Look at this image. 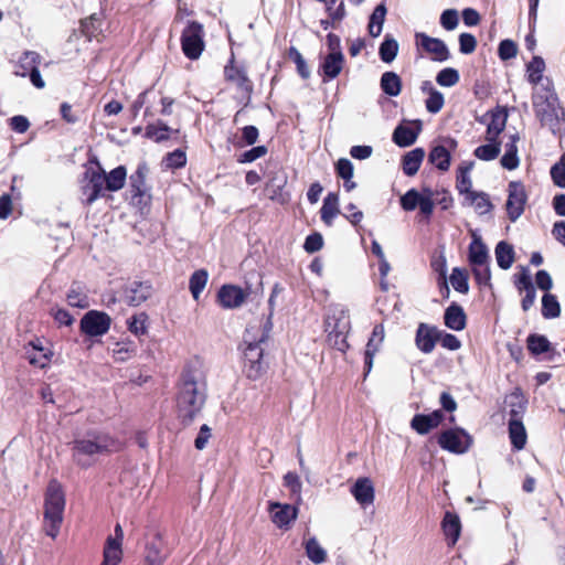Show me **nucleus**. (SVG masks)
<instances>
[{"instance_id": "nucleus-40", "label": "nucleus", "mask_w": 565, "mask_h": 565, "mask_svg": "<svg viewBox=\"0 0 565 565\" xmlns=\"http://www.w3.org/2000/svg\"><path fill=\"white\" fill-rule=\"evenodd\" d=\"M465 199L469 204L473 205L476 212L479 215L489 213L493 207L492 203L490 202L489 195L484 192H473L469 196H466Z\"/></svg>"}, {"instance_id": "nucleus-50", "label": "nucleus", "mask_w": 565, "mask_h": 565, "mask_svg": "<svg viewBox=\"0 0 565 565\" xmlns=\"http://www.w3.org/2000/svg\"><path fill=\"white\" fill-rule=\"evenodd\" d=\"M527 349L535 355L542 354L550 350V342L544 335L531 334L527 338Z\"/></svg>"}, {"instance_id": "nucleus-14", "label": "nucleus", "mask_w": 565, "mask_h": 565, "mask_svg": "<svg viewBox=\"0 0 565 565\" xmlns=\"http://www.w3.org/2000/svg\"><path fill=\"white\" fill-rule=\"evenodd\" d=\"M324 328L327 333H334V331L349 332L351 329V321L348 309L341 305L330 307L329 313L326 318Z\"/></svg>"}, {"instance_id": "nucleus-19", "label": "nucleus", "mask_w": 565, "mask_h": 565, "mask_svg": "<svg viewBox=\"0 0 565 565\" xmlns=\"http://www.w3.org/2000/svg\"><path fill=\"white\" fill-rule=\"evenodd\" d=\"M438 337L439 331L436 328L429 327L426 323H420L417 328L415 338L417 349L426 354L433 352Z\"/></svg>"}, {"instance_id": "nucleus-33", "label": "nucleus", "mask_w": 565, "mask_h": 565, "mask_svg": "<svg viewBox=\"0 0 565 565\" xmlns=\"http://www.w3.org/2000/svg\"><path fill=\"white\" fill-rule=\"evenodd\" d=\"M339 212L338 195L335 193H328L320 210L321 220L324 222V224L331 226Z\"/></svg>"}, {"instance_id": "nucleus-54", "label": "nucleus", "mask_w": 565, "mask_h": 565, "mask_svg": "<svg viewBox=\"0 0 565 565\" xmlns=\"http://www.w3.org/2000/svg\"><path fill=\"white\" fill-rule=\"evenodd\" d=\"M146 321H147L146 313H139V315L131 317L128 321L129 331L136 335L145 334L147 332Z\"/></svg>"}, {"instance_id": "nucleus-59", "label": "nucleus", "mask_w": 565, "mask_h": 565, "mask_svg": "<svg viewBox=\"0 0 565 565\" xmlns=\"http://www.w3.org/2000/svg\"><path fill=\"white\" fill-rule=\"evenodd\" d=\"M458 22V12L455 9H447L440 15V24L448 31L456 29Z\"/></svg>"}, {"instance_id": "nucleus-16", "label": "nucleus", "mask_w": 565, "mask_h": 565, "mask_svg": "<svg viewBox=\"0 0 565 565\" xmlns=\"http://www.w3.org/2000/svg\"><path fill=\"white\" fill-rule=\"evenodd\" d=\"M152 295V287L149 282L131 281L124 290L125 301L132 307L140 306Z\"/></svg>"}, {"instance_id": "nucleus-61", "label": "nucleus", "mask_w": 565, "mask_h": 565, "mask_svg": "<svg viewBox=\"0 0 565 565\" xmlns=\"http://www.w3.org/2000/svg\"><path fill=\"white\" fill-rule=\"evenodd\" d=\"M477 40L470 33H461L459 35V50L462 54H470L476 50Z\"/></svg>"}, {"instance_id": "nucleus-28", "label": "nucleus", "mask_w": 565, "mask_h": 565, "mask_svg": "<svg viewBox=\"0 0 565 565\" xmlns=\"http://www.w3.org/2000/svg\"><path fill=\"white\" fill-rule=\"evenodd\" d=\"M441 527L449 545H455L461 532L459 516L452 512L445 513Z\"/></svg>"}, {"instance_id": "nucleus-43", "label": "nucleus", "mask_w": 565, "mask_h": 565, "mask_svg": "<svg viewBox=\"0 0 565 565\" xmlns=\"http://www.w3.org/2000/svg\"><path fill=\"white\" fill-rule=\"evenodd\" d=\"M306 554L308 558L315 564H321L327 559L326 550L319 544L316 537H310L306 544Z\"/></svg>"}, {"instance_id": "nucleus-4", "label": "nucleus", "mask_w": 565, "mask_h": 565, "mask_svg": "<svg viewBox=\"0 0 565 565\" xmlns=\"http://www.w3.org/2000/svg\"><path fill=\"white\" fill-rule=\"evenodd\" d=\"M532 103L541 122L545 124L557 116L558 98L552 81H546L544 86L533 88Z\"/></svg>"}, {"instance_id": "nucleus-3", "label": "nucleus", "mask_w": 565, "mask_h": 565, "mask_svg": "<svg viewBox=\"0 0 565 565\" xmlns=\"http://www.w3.org/2000/svg\"><path fill=\"white\" fill-rule=\"evenodd\" d=\"M65 495L57 481L49 483L44 501V530L46 535L55 539L63 522Z\"/></svg>"}, {"instance_id": "nucleus-57", "label": "nucleus", "mask_w": 565, "mask_h": 565, "mask_svg": "<svg viewBox=\"0 0 565 565\" xmlns=\"http://www.w3.org/2000/svg\"><path fill=\"white\" fill-rule=\"evenodd\" d=\"M498 53L501 60H511L516 56L518 46L512 40H503L499 44Z\"/></svg>"}, {"instance_id": "nucleus-1", "label": "nucleus", "mask_w": 565, "mask_h": 565, "mask_svg": "<svg viewBox=\"0 0 565 565\" xmlns=\"http://www.w3.org/2000/svg\"><path fill=\"white\" fill-rule=\"evenodd\" d=\"M206 399V382L199 370L183 371L177 396L179 417L184 423H191L201 412Z\"/></svg>"}, {"instance_id": "nucleus-41", "label": "nucleus", "mask_w": 565, "mask_h": 565, "mask_svg": "<svg viewBox=\"0 0 565 565\" xmlns=\"http://www.w3.org/2000/svg\"><path fill=\"white\" fill-rule=\"evenodd\" d=\"M386 15V8L384 4H379L370 17L369 33L373 38H377L383 29L384 20Z\"/></svg>"}, {"instance_id": "nucleus-35", "label": "nucleus", "mask_w": 565, "mask_h": 565, "mask_svg": "<svg viewBox=\"0 0 565 565\" xmlns=\"http://www.w3.org/2000/svg\"><path fill=\"white\" fill-rule=\"evenodd\" d=\"M380 84L382 90L391 97H396L401 94L402 81L401 77L394 72L383 73Z\"/></svg>"}, {"instance_id": "nucleus-26", "label": "nucleus", "mask_w": 565, "mask_h": 565, "mask_svg": "<svg viewBox=\"0 0 565 565\" xmlns=\"http://www.w3.org/2000/svg\"><path fill=\"white\" fill-rule=\"evenodd\" d=\"M445 324L454 331H461L466 328L467 317L461 306L451 303L445 311Z\"/></svg>"}, {"instance_id": "nucleus-32", "label": "nucleus", "mask_w": 565, "mask_h": 565, "mask_svg": "<svg viewBox=\"0 0 565 565\" xmlns=\"http://www.w3.org/2000/svg\"><path fill=\"white\" fill-rule=\"evenodd\" d=\"M118 540L107 539L104 551L102 565H118L122 558V548Z\"/></svg>"}, {"instance_id": "nucleus-23", "label": "nucleus", "mask_w": 565, "mask_h": 565, "mask_svg": "<svg viewBox=\"0 0 565 565\" xmlns=\"http://www.w3.org/2000/svg\"><path fill=\"white\" fill-rule=\"evenodd\" d=\"M271 520L278 527L289 525L297 518V508L290 504L270 503Z\"/></svg>"}, {"instance_id": "nucleus-53", "label": "nucleus", "mask_w": 565, "mask_h": 565, "mask_svg": "<svg viewBox=\"0 0 565 565\" xmlns=\"http://www.w3.org/2000/svg\"><path fill=\"white\" fill-rule=\"evenodd\" d=\"M163 163L166 168L169 169L182 168L186 163L185 152L180 149H177L173 152H170L166 156Z\"/></svg>"}, {"instance_id": "nucleus-62", "label": "nucleus", "mask_w": 565, "mask_h": 565, "mask_svg": "<svg viewBox=\"0 0 565 565\" xmlns=\"http://www.w3.org/2000/svg\"><path fill=\"white\" fill-rule=\"evenodd\" d=\"M130 181L135 195H142L145 193V167H139L135 174L130 177Z\"/></svg>"}, {"instance_id": "nucleus-63", "label": "nucleus", "mask_w": 565, "mask_h": 565, "mask_svg": "<svg viewBox=\"0 0 565 565\" xmlns=\"http://www.w3.org/2000/svg\"><path fill=\"white\" fill-rule=\"evenodd\" d=\"M438 340L440 341L441 347L445 349L456 351L461 348L460 340L451 333H446V332L439 331Z\"/></svg>"}, {"instance_id": "nucleus-24", "label": "nucleus", "mask_w": 565, "mask_h": 565, "mask_svg": "<svg viewBox=\"0 0 565 565\" xmlns=\"http://www.w3.org/2000/svg\"><path fill=\"white\" fill-rule=\"evenodd\" d=\"M520 140L519 134H512L509 136V141L504 145V153L501 157L500 163L502 168L507 170H515L520 164V158L518 156V142Z\"/></svg>"}, {"instance_id": "nucleus-52", "label": "nucleus", "mask_w": 565, "mask_h": 565, "mask_svg": "<svg viewBox=\"0 0 565 565\" xmlns=\"http://www.w3.org/2000/svg\"><path fill=\"white\" fill-rule=\"evenodd\" d=\"M444 95L437 89H430L428 98L425 102L426 109L431 114H437L444 107Z\"/></svg>"}, {"instance_id": "nucleus-44", "label": "nucleus", "mask_w": 565, "mask_h": 565, "mask_svg": "<svg viewBox=\"0 0 565 565\" xmlns=\"http://www.w3.org/2000/svg\"><path fill=\"white\" fill-rule=\"evenodd\" d=\"M287 183V175L284 171L279 170L270 177L267 182V191L271 200H276L280 196L281 190Z\"/></svg>"}, {"instance_id": "nucleus-6", "label": "nucleus", "mask_w": 565, "mask_h": 565, "mask_svg": "<svg viewBox=\"0 0 565 565\" xmlns=\"http://www.w3.org/2000/svg\"><path fill=\"white\" fill-rule=\"evenodd\" d=\"M181 46L184 55L190 60H196L204 50L203 25L196 21L188 22L182 31Z\"/></svg>"}, {"instance_id": "nucleus-58", "label": "nucleus", "mask_w": 565, "mask_h": 565, "mask_svg": "<svg viewBox=\"0 0 565 565\" xmlns=\"http://www.w3.org/2000/svg\"><path fill=\"white\" fill-rule=\"evenodd\" d=\"M267 152V149L265 146H257V147H254L245 152H243L237 161L239 163H249V162H253L255 160H257L258 158H262L266 154Z\"/></svg>"}, {"instance_id": "nucleus-56", "label": "nucleus", "mask_w": 565, "mask_h": 565, "mask_svg": "<svg viewBox=\"0 0 565 565\" xmlns=\"http://www.w3.org/2000/svg\"><path fill=\"white\" fill-rule=\"evenodd\" d=\"M289 56L294 60L299 75L305 79L308 78L310 71L301 53L296 47H291L289 50Z\"/></svg>"}, {"instance_id": "nucleus-31", "label": "nucleus", "mask_w": 565, "mask_h": 565, "mask_svg": "<svg viewBox=\"0 0 565 565\" xmlns=\"http://www.w3.org/2000/svg\"><path fill=\"white\" fill-rule=\"evenodd\" d=\"M425 158V150L423 148H415L408 151L403 157V171L406 175H415Z\"/></svg>"}, {"instance_id": "nucleus-9", "label": "nucleus", "mask_w": 565, "mask_h": 565, "mask_svg": "<svg viewBox=\"0 0 565 565\" xmlns=\"http://www.w3.org/2000/svg\"><path fill=\"white\" fill-rule=\"evenodd\" d=\"M458 141L451 137H445L434 145L428 154V161L438 170L445 172L450 168L451 153L457 149Z\"/></svg>"}, {"instance_id": "nucleus-46", "label": "nucleus", "mask_w": 565, "mask_h": 565, "mask_svg": "<svg viewBox=\"0 0 565 565\" xmlns=\"http://www.w3.org/2000/svg\"><path fill=\"white\" fill-rule=\"evenodd\" d=\"M542 315L546 319L557 318L561 315V307L557 298L552 294H545L542 298Z\"/></svg>"}, {"instance_id": "nucleus-10", "label": "nucleus", "mask_w": 565, "mask_h": 565, "mask_svg": "<svg viewBox=\"0 0 565 565\" xmlns=\"http://www.w3.org/2000/svg\"><path fill=\"white\" fill-rule=\"evenodd\" d=\"M111 318L103 311L89 310L81 319V331L88 337H102L109 331Z\"/></svg>"}, {"instance_id": "nucleus-20", "label": "nucleus", "mask_w": 565, "mask_h": 565, "mask_svg": "<svg viewBox=\"0 0 565 565\" xmlns=\"http://www.w3.org/2000/svg\"><path fill=\"white\" fill-rule=\"evenodd\" d=\"M351 493L361 507L365 508L374 502V486L369 478H359L352 486Z\"/></svg>"}, {"instance_id": "nucleus-64", "label": "nucleus", "mask_w": 565, "mask_h": 565, "mask_svg": "<svg viewBox=\"0 0 565 565\" xmlns=\"http://www.w3.org/2000/svg\"><path fill=\"white\" fill-rule=\"evenodd\" d=\"M337 172L344 181H349L353 177V164L349 159L342 158L337 162Z\"/></svg>"}, {"instance_id": "nucleus-22", "label": "nucleus", "mask_w": 565, "mask_h": 565, "mask_svg": "<svg viewBox=\"0 0 565 565\" xmlns=\"http://www.w3.org/2000/svg\"><path fill=\"white\" fill-rule=\"evenodd\" d=\"M384 340V327L382 324H376L372 331V335L369 339V342L366 344L365 349V358H364V364H365V374H369L373 366V360L375 354L379 352L380 347Z\"/></svg>"}, {"instance_id": "nucleus-12", "label": "nucleus", "mask_w": 565, "mask_h": 565, "mask_svg": "<svg viewBox=\"0 0 565 565\" xmlns=\"http://www.w3.org/2000/svg\"><path fill=\"white\" fill-rule=\"evenodd\" d=\"M415 43L417 47H422L431 60L437 62H445L449 58V50L446 43L437 38H431L423 32L415 34Z\"/></svg>"}, {"instance_id": "nucleus-11", "label": "nucleus", "mask_w": 565, "mask_h": 565, "mask_svg": "<svg viewBox=\"0 0 565 565\" xmlns=\"http://www.w3.org/2000/svg\"><path fill=\"white\" fill-rule=\"evenodd\" d=\"M527 194L524 185L519 181H512L508 186V200L505 209L511 222H515L524 212Z\"/></svg>"}, {"instance_id": "nucleus-60", "label": "nucleus", "mask_w": 565, "mask_h": 565, "mask_svg": "<svg viewBox=\"0 0 565 565\" xmlns=\"http://www.w3.org/2000/svg\"><path fill=\"white\" fill-rule=\"evenodd\" d=\"M348 333L349 332L341 331L340 333V331H334V333H328V340L333 348H335L340 352H345L347 349L349 348L347 341Z\"/></svg>"}, {"instance_id": "nucleus-30", "label": "nucleus", "mask_w": 565, "mask_h": 565, "mask_svg": "<svg viewBox=\"0 0 565 565\" xmlns=\"http://www.w3.org/2000/svg\"><path fill=\"white\" fill-rule=\"evenodd\" d=\"M469 262L472 266H483L489 262L488 248L477 235L469 246Z\"/></svg>"}, {"instance_id": "nucleus-17", "label": "nucleus", "mask_w": 565, "mask_h": 565, "mask_svg": "<svg viewBox=\"0 0 565 565\" xmlns=\"http://www.w3.org/2000/svg\"><path fill=\"white\" fill-rule=\"evenodd\" d=\"M247 294L234 285H224L217 292L220 305L225 309H234L244 303Z\"/></svg>"}, {"instance_id": "nucleus-2", "label": "nucleus", "mask_w": 565, "mask_h": 565, "mask_svg": "<svg viewBox=\"0 0 565 565\" xmlns=\"http://www.w3.org/2000/svg\"><path fill=\"white\" fill-rule=\"evenodd\" d=\"M273 329L271 313L258 324H250L244 335V372L250 380L259 379L266 371L262 343L269 338Z\"/></svg>"}, {"instance_id": "nucleus-8", "label": "nucleus", "mask_w": 565, "mask_h": 565, "mask_svg": "<svg viewBox=\"0 0 565 565\" xmlns=\"http://www.w3.org/2000/svg\"><path fill=\"white\" fill-rule=\"evenodd\" d=\"M439 446L454 454H465L472 445V437L462 428H449L438 437Z\"/></svg>"}, {"instance_id": "nucleus-18", "label": "nucleus", "mask_w": 565, "mask_h": 565, "mask_svg": "<svg viewBox=\"0 0 565 565\" xmlns=\"http://www.w3.org/2000/svg\"><path fill=\"white\" fill-rule=\"evenodd\" d=\"M444 419L441 411H434L428 415L416 414L411 420V427L419 435H426L438 427Z\"/></svg>"}, {"instance_id": "nucleus-39", "label": "nucleus", "mask_w": 565, "mask_h": 565, "mask_svg": "<svg viewBox=\"0 0 565 565\" xmlns=\"http://www.w3.org/2000/svg\"><path fill=\"white\" fill-rule=\"evenodd\" d=\"M209 274L205 269L195 270L189 280V289L191 291L192 297L195 300H199L202 291L204 290L207 284Z\"/></svg>"}, {"instance_id": "nucleus-5", "label": "nucleus", "mask_w": 565, "mask_h": 565, "mask_svg": "<svg viewBox=\"0 0 565 565\" xmlns=\"http://www.w3.org/2000/svg\"><path fill=\"white\" fill-rule=\"evenodd\" d=\"M435 192L430 188H423L419 192L416 189L408 190L401 196V206L404 211H414L417 206L420 213L427 218L431 216L435 207Z\"/></svg>"}, {"instance_id": "nucleus-34", "label": "nucleus", "mask_w": 565, "mask_h": 565, "mask_svg": "<svg viewBox=\"0 0 565 565\" xmlns=\"http://www.w3.org/2000/svg\"><path fill=\"white\" fill-rule=\"evenodd\" d=\"M171 134H178V130L172 129L160 120L146 127V137L156 142L168 140Z\"/></svg>"}, {"instance_id": "nucleus-21", "label": "nucleus", "mask_w": 565, "mask_h": 565, "mask_svg": "<svg viewBox=\"0 0 565 565\" xmlns=\"http://www.w3.org/2000/svg\"><path fill=\"white\" fill-rule=\"evenodd\" d=\"M344 66L343 53L327 54L321 64L320 71L323 75V82H329L339 76Z\"/></svg>"}, {"instance_id": "nucleus-49", "label": "nucleus", "mask_w": 565, "mask_h": 565, "mask_svg": "<svg viewBox=\"0 0 565 565\" xmlns=\"http://www.w3.org/2000/svg\"><path fill=\"white\" fill-rule=\"evenodd\" d=\"M450 284L454 289L461 294H467L469 290L468 274L465 269L456 267L449 277Z\"/></svg>"}, {"instance_id": "nucleus-15", "label": "nucleus", "mask_w": 565, "mask_h": 565, "mask_svg": "<svg viewBox=\"0 0 565 565\" xmlns=\"http://www.w3.org/2000/svg\"><path fill=\"white\" fill-rule=\"evenodd\" d=\"M86 177L88 182L83 188V194L86 196V203L92 204L100 196L106 186L105 171L98 167L96 170H88Z\"/></svg>"}, {"instance_id": "nucleus-36", "label": "nucleus", "mask_w": 565, "mask_h": 565, "mask_svg": "<svg viewBox=\"0 0 565 565\" xmlns=\"http://www.w3.org/2000/svg\"><path fill=\"white\" fill-rule=\"evenodd\" d=\"M417 136L418 130L416 131L409 126L399 125L393 132V141L399 147H409L416 141Z\"/></svg>"}, {"instance_id": "nucleus-25", "label": "nucleus", "mask_w": 565, "mask_h": 565, "mask_svg": "<svg viewBox=\"0 0 565 565\" xmlns=\"http://www.w3.org/2000/svg\"><path fill=\"white\" fill-rule=\"evenodd\" d=\"M512 417L509 420V436L511 444L516 450H521L526 445V431L523 423L518 417V412L512 409Z\"/></svg>"}, {"instance_id": "nucleus-37", "label": "nucleus", "mask_w": 565, "mask_h": 565, "mask_svg": "<svg viewBox=\"0 0 565 565\" xmlns=\"http://www.w3.org/2000/svg\"><path fill=\"white\" fill-rule=\"evenodd\" d=\"M495 259L500 268L509 269L514 262L513 246L503 241L498 243L495 246Z\"/></svg>"}, {"instance_id": "nucleus-51", "label": "nucleus", "mask_w": 565, "mask_h": 565, "mask_svg": "<svg viewBox=\"0 0 565 565\" xmlns=\"http://www.w3.org/2000/svg\"><path fill=\"white\" fill-rule=\"evenodd\" d=\"M459 73L452 67L441 70L437 76L436 82L443 87H452L459 82Z\"/></svg>"}, {"instance_id": "nucleus-27", "label": "nucleus", "mask_w": 565, "mask_h": 565, "mask_svg": "<svg viewBox=\"0 0 565 565\" xmlns=\"http://www.w3.org/2000/svg\"><path fill=\"white\" fill-rule=\"evenodd\" d=\"M545 62L541 56H534L526 65V76L530 84L534 87L544 86L546 81H552L544 77Z\"/></svg>"}, {"instance_id": "nucleus-38", "label": "nucleus", "mask_w": 565, "mask_h": 565, "mask_svg": "<svg viewBox=\"0 0 565 565\" xmlns=\"http://www.w3.org/2000/svg\"><path fill=\"white\" fill-rule=\"evenodd\" d=\"M126 177L127 171L126 168L122 166L115 168L108 174L105 173V189L111 192L120 190L125 185Z\"/></svg>"}, {"instance_id": "nucleus-47", "label": "nucleus", "mask_w": 565, "mask_h": 565, "mask_svg": "<svg viewBox=\"0 0 565 565\" xmlns=\"http://www.w3.org/2000/svg\"><path fill=\"white\" fill-rule=\"evenodd\" d=\"M398 52V43L393 38L385 36L380 45V57L384 63H391L395 60Z\"/></svg>"}, {"instance_id": "nucleus-48", "label": "nucleus", "mask_w": 565, "mask_h": 565, "mask_svg": "<svg viewBox=\"0 0 565 565\" xmlns=\"http://www.w3.org/2000/svg\"><path fill=\"white\" fill-rule=\"evenodd\" d=\"M111 353L116 361L125 362L136 353V347L131 342L119 341L115 343Z\"/></svg>"}, {"instance_id": "nucleus-55", "label": "nucleus", "mask_w": 565, "mask_h": 565, "mask_svg": "<svg viewBox=\"0 0 565 565\" xmlns=\"http://www.w3.org/2000/svg\"><path fill=\"white\" fill-rule=\"evenodd\" d=\"M67 302L72 307L87 308L89 306L88 297L86 294L77 289H71L67 294Z\"/></svg>"}, {"instance_id": "nucleus-45", "label": "nucleus", "mask_w": 565, "mask_h": 565, "mask_svg": "<svg viewBox=\"0 0 565 565\" xmlns=\"http://www.w3.org/2000/svg\"><path fill=\"white\" fill-rule=\"evenodd\" d=\"M40 64V56L35 52H25L20 58L19 70L15 74L19 76H26L32 68H38Z\"/></svg>"}, {"instance_id": "nucleus-42", "label": "nucleus", "mask_w": 565, "mask_h": 565, "mask_svg": "<svg viewBox=\"0 0 565 565\" xmlns=\"http://www.w3.org/2000/svg\"><path fill=\"white\" fill-rule=\"evenodd\" d=\"M501 151V143L495 141H488L486 145H481L477 147L473 151V154L479 160L491 161L498 158Z\"/></svg>"}, {"instance_id": "nucleus-29", "label": "nucleus", "mask_w": 565, "mask_h": 565, "mask_svg": "<svg viewBox=\"0 0 565 565\" xmlns=\"http://www.w3.org/2000/svg\"><path fill=\"white\" fill-rule=\"evenodd\" d=\"M167 557L164 542L160 536H156L146 548V562L148 565H162Z\"/></svg>"}, {"instance_id": "nucleus-7", "label": "nucleus", "mask_w": 565, "mask_h": 565, "mask_svg": "<svg viewBox=\"0 0 565 565\" xmlns=\"http://www.w3.org/2000/svg\"><path fill=\"white\" fill-rule=\"evenodd\" d=\"M120 444L108 435L100 434L94 437V439H79L74 441V456L79 457L82 455H96L108 451H115L119 449Z\"/></svg>"}, {"instance_id": "nucleus-13", "label": "nucleus", "mask_w": 565, "mask_h": 565, "mask_svg": "<svg viewBox=\"0 0 565 565\" xmlns=\"http://www.w3.org/2000/svg\"><path fill=\"white\" fill-rule=\"evenodd\" d=\"M508 114L503 108L488 111L481 119L487 125L486 140L495 141L507 126Z\"/></svg>"}]
</instances>
